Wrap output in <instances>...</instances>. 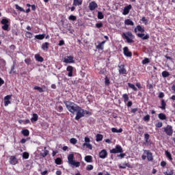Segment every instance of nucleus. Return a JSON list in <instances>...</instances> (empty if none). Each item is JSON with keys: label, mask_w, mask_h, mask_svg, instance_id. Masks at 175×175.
I'll return each mask as SVG.
<instances>
[{"label": "nucleus", "mask_w": 175, "mask_h": 175, "mask_svg": "<svg viewBox=\"0 0 175 175\" xmlns=\"http://www.w3.org/2000/svg\"><path fill=\"white\" fill-rule=\"evenodd\" d=\"M64 103L65 104L67 110L72 114H75L77 111V109L80 107L70 100H64Z\"/></svg>", "instance_id": "1"}, {"label": "nucleus", "mask_w": 175, "mask_h": 175, "mask_svg": "<svg viewBox=\"0 0 175 175\" xmlns=\"http://www.w3.org/2000/svg\"><path fill=\"white\" fill-rule=\"evenodd\" d=\"M122 39L126 40L127 43H134L135 36L132 33L131 31H127L126 33H122Z\"/></svg>", "instance_id": "2"}, {"label": "nucleus", "mask_w": 175, "mask_h": 175, "mask_svg": "<svg viewBox=\"0 0 175 175\" xmlns=\"http://www.w3.org/2000/svg\"><path fill=\"white\" fill-rule=\"evenodd\" d=\"M75 113H77L76 116L75 118V120H76V121H79V120H80V118H83V117H85L84 116V109L83 108H81V107H79L77 109Z\"/></svg>", "instance_id": "3"}, {"label": "nucleus", "mask_w": 175, "mask_h": 175, "mask_svg": "<svg viewBox=\"0 0 175 175\" xmlns=\"http://www.w3.org/2000/svg\"><path fill=\"white\" fill-rule=\"evenodd\" d=\"M110 154H121L124 152V150H122V147L120 145H116L115 148H113L109 150Z\"/></svg>", "instance_id": "4"}, {"label": "nucleus", "mask_w": 175, "mask_h": 175, "mask_svg": "<svg viewBox=\"0 0 175 175\" xmlns=\"http://www.w3.org/2000/svg\"><path fill=\"white\" fill-rule=\"evenodd\" d=\"M144 154H146V158L149 162L154 161V157H152V152L149 150H144Z\"/></svg>", "instance_id": "5"}, {"label": "nucleus", "mask_w": 175, "mask_h": 175, "mask_svg": "<svg viewBox=\"0 0 175 175\" xmlns=\"http://www.w3.org/2000/svg\"><path fill=\"white\" fill-rule=\"evenodd\" d=\"M164 132H165L167 136H172L173 135V127L170 125H167L164 128Z\"/></svg>", "instance_id": "6"}, {"label": "nucleus", "mask_w": 175, "mask_h": 175, "mask_svg": "<svg viewBox=\"0 0 175 175\" xmlns=\"http://www.w3.org/2000/svg\"><path fill=\"white\" fill-rule=\"evenodd\" d=\"M64 62H65V64H75L73 56L72 55L67 56L66 57L64 58Z\"/></svg>", "instance_id": "7"}, {"label": "nucleus", "mask_w": 175, "mask_h": 175, "mask_svg": "<svg viewBox=\"0 0 175 175\" xmlns=\"http://www.w3.org/2000/svg\"><path fill=\"white\" fill-rule=\"evenodd\" d=\"M88 8L91 12H93L95 9H98V3L95 1H92L90 3Z\"/></svg>", "instance_id": "8"}, {"label": "nucleus", "mask_w": 175, "mask_h": 175, "mask_svg": "<svg viewBox=\"0 0 175 175\" xmlns=\"http://www.w3.org/2000/svg\"><path fill=\"white\" fill-rule=\"evenodd\" d=\"M99 158L105 159L107 158V151L105 149L102 150L98 154Z\"/></svg>", "instance_id": "9"}, {"label": "nucleus", "mask_w": 175, "mask_h": 175, "mask_svg": "<svg viewBox=\"0 0 175 175\" xmlns=\"http://www.w3.org/2000/svg\"><path fill=\"white\" fill-rule=\"evenodd\" d=\"M123 54L126 57H132V52L129 51V49L128 48V46H124L123 48Z\"/></svg>", "instance_id": "10"}, {"label": "nucleus", "mask_w": 175, "mask_h": 175, "mask_svg": "<svg viewBox=\"0 0 175 175\" xmlns=\"http://www.w3.org/2000/svg\"><path fill=\"white\" fill-rule=\"evenodd\" d=\"M131 9H132V5L131 4L124 7L122 14H124V16H126V14H129V12L131 11Z\"/></svg>", "instance_id": "11"}, {"label": "nucleus", "mask_w": 175, "mask_h": 175, "mask_svg": "<svg viewBox=\"0 0 175 175\" xmlns=\"http://www.w3.org/2000/svg\"><path fill=\"white\" fill-rule=\"evenodd\" d=\"M137 36H138V38H140L143 40H147L148 39H150V35L148 34L145 35L143 33H137Z\"/></svg>", "instance_id": "12"}, {"label": "nucleus", "mask_w": 175, "mask_h": 175, "mask_svg": "<svg viewBox=\"0 0 175 175\" xmlns=\"http://www.w3.org/2000/svg\"><path fill=\"white\" fill-rule=\"evenodd\" d=\"M10 99H12V95H7L4 97V106H9L10 105Z\"/></svg>", "instance_id": "13"}, {"label": "nucleus", "mask_w": 175, "mask_h": 175, "mask_svg": "<svg viewBox=\"0 0 175 175\" xmlns=\"http://www.w3.org/2000/svg\"><path fill=\"white\" fill-rule=\"evenodd\" d=\"M10 163L11 165H17L18 160L16 158V156H11L10 158Z\"/></svg>", "instance_id": "14"}, {"label": "nucleus", "mask_w": 175, "mask_h": 175, "mask_svg": "<svg viewBox=\"0 0 175 175\" xmlns=\"http://www.w3.org/2000/svg\"><path fill=\"white\" fill-rule=\"evenodd\" d=\"M119 73L120 75H126V69H125V65L122 64L119 66Z\"/></svg>", "instance_id": "15"}, {"label": "nucleus", "mask_w": 175, "mask_h": 175, "mask_svg": "<svg viewBox=\"0 0 175 175\" xmlns=\"http://www.w3.org/2000/svg\"><path fill=\"white\" fill-rule=\"evenodd\" d=\"M66 70H67V72H68V77H73V66H68L66 68Z\"/></svg>", "instance_id": "16"}, {"label": "nucleus", "mask_w": 175, "mask_h": 175, "mask_svg": "<svg viewBox=\"0 0 175 175\" xmlns=\"http://www.w3.org/2000/svg\"><path fill=\"white\" fill-rule=\"evenodd\" d=\"M119 169H126V167H129L130 169H132V165H131L129 163H125L122 165L121 164L118 165Z\"/></svg>", "instance_id": "17"}, {"label": "nucleus", "mask_w": 175, "mask_h": 175, "mask_svg": "<svg viewBox=\"0 0 175 175\" xmlns=\"http://www.w3.org/2000/svg\"><path fill=\"white\" fill-rule=\"evenodd\" d=\"M135 32H137V31L139 32H142V33H144L145 32V29H144V27H142V26H140V25H138L134 29Z\"/></svg>", "instance_id": "18"}, {"label": "nucleus", "mask_w": 175, "mask_h": 175, "mask_svg": "<svg viewBox=\"0 0 175 175\" xmlns=\"http://www.w3.org/2000/svg\"><path fill=\"white\" fill-rule=\"evenodd\" d=\"M165 157L170 161V162H173V157H172V153L169 152V150H165Z\"/></svg>", "instance_id": "19"}, {"label": "nucleus", "mask_w": 175, "mask_h": 175, "mask_svg": "<svg viewBox=\"0 0 175 175\" xmlns=\"http://www.w3.org/2000/svg\"><path fill=\"white\" fill-rule=\"evenodd\" d=\"M105 43H106V41H103L100 42L97 46H96V48L97 49V50H103Z\"/></svg>", "instance_id": "20"}, {"label": "nucleus", "mask_w": 175, "mask_h": 175, "mask_svg": "<svg viewBox=\"0 0 175 175\" xmlns=\"http://www.w3.org/2000/svg\"><path fill=\"white\" fill-rule=\"evenodd\" d=\"M75 154H70L68 156V163L70 165L72 162L75 161Z\"/></svg>", "instance_id": "21"}, {"label": "nucleus", "mask_w": 175, "mask_h": 175, "mask_svg": "<svg viewBox=\"0 0 175 175\" xmlns=\"http://www.w3.org/2000/svg\"><path fill=\"white\" fill-rule=\"evenodd\" d=\"M49 46H50L49 42H44L42 44V50H43V51H47V50H49Z\"/></svg>", "instance_id": "22"}, {"label": "nucleus", "mask_w": 175, "mask_h": 175, "mask_svg": "<svg viewBox=\"0 0 175 175\" xmlns=\"http://www.w3.org/2000/svg\"><path fill=\"white\" fill-rule=\"evenodd\" d=\"M85 161L88 163H92V162H93V161H92V156H91V155L85 156Z\"/></svg>", "instance_id": "23"}, {"label": "nucleus", "mask_w": 175, "mask_h": 175, "mask_svg": "<svg viewBox=\"0 0 175 175\" xmlns=\"http://www.w3.org/2000/svg\"><path fill=\"white\" fill-rule=\"evenodd\" d=\"M35 58H36V60L38 61V62H43V61H44V59L42 56H40V55L39 54L35 55Z\"/></svg>", "instance_id": "24"}, {"label": "nucleus", "mask_w": 175, "mask_h": 175, "mask_svg": "<svg viewBox=\"0 0 175 175\" xmlns=\"http://www.w3.org/2000/svg\"><path fill=\"white\" fill-rule=\"evenodd\" d=\"M83 4V0H73L74 6H80Z\"/></svg>", "instance_id": "25"}, {"label": "nucleus", "mask_w": 175, "mask_h": 175, "mask_svg": "<svg viewBox=\"0 0 175 175\" xmlns=\"http://www.w3.org/2000/svg\"><path fill=\"white\" fill-rule=\"evenodd\" d=\"M39 118V116H38L37 113H33V117L31 118V122H36Z\"/></svg>", "instance_id": "26"}, {"label": "nucleus", "mask_w": 175, "mask_h": 175, "mask_svg": "<svg viewBox=\"0 0 175 175\" xmlns=\"http://www.w3.org/2000/svg\"><path fill=\"white\" fill-rule=\"evenodd\" d=\"M125 25H135V23L131 19H126L124 21Z\"/></svg>", "instance_id": "27"}, {"label": "nucleus", "mask_w": 175, "mask_h": 175, "mask_svg": "<svg viewBox=\"0 0 175 175\" xmlns=\"http://www.w3.org/2000/svg\"><path fill=\"white\" fill-rule=\"evenodd\" d=\"M46 36L44 34H38L35 36L36 39L38 40H43V38Z\"/></svg>", "instance_id": "28"}, {"label": "nucleus", "mask_w": 175, "mask_h": 175, "mask_svg": "<svg viewBox=\"0 0 175 175\" xmlns=\"http://www.w3.org/2000/svg\"><path fill=\"white\" fill-rule=\"evenodd\" d=\"M96 137V142H102L103 140V135L102 134H97Z\"/></svg>", "instance_id": "29"}, {"label": "nucleus", "mask_w": 175, "mask_h": 175, "mask_svg": "<svg viewBox=\"0 0 175 175\" xmlns=\"http://www.w3.org/2000/svg\"><path fill=\"white\" fill-rule=\"evenodd\" d=\"M21 133L23 135V136H29V130L23 129L22 130Z\"/></svg>", "instance_id": "30"}, {"label": "nucleus", "mask_w": 175, "mask_h": 175, "mask_svg": "<svg viewBox=\"0 0 175 175\" xmlns=\"http://www.w3.org/2000/svg\"><path fill=\"white\" fill-rule=\"evenodd\" d=\"M161 106L160 107V109L162 110H165L166 109V102L163 99L161 100Z\"/></svg>", "instance_id": "31"}, {"label": "nucleus", "mask_w": 175, "mask_h": 175, "mask_svg": "<svg viewBox=\"0 0 175 175\" xmlns=\"http://www.w3.org/2000/svg\"><path fill=\"white\" fill-rule=\"evenodd\" d=\"M97 17L98 20H103V18H105V15H103V13H102V12L98 11Z\"/></svg>", "instance_id": "32"}, {"label": "nucleus", "mask_w": 175, "mask_h": 175, "mask_svg": "<svg viewBox=\"0 0 175 175\" xmlns=\"http://www.w3.org/2000/svg\"><path fill=\"white\" fill-rule=\"evenodd\" d=\"M158 117H159V120H166V115L165 113H161L158 115Z\"/></svg>", "instance_id": "33"}, {"label": "nucleus", "mask_w": 175, "mask_h": 175, "mask_svg": "<svg viewBox=\"0 0 175 175\" xmlns=\"http://www.w3.org/2000/svg\"><path fill=\"white\" fill-rule=\"evenodd\" d=\"M122 98L124 99V103H126V102H128V100H129V96H128L127 94H124L122 95Z\"/></svg>", "instance_id": "34"}, {"label": "nucleus", "mask_w": 175, "mask_h": 175, "mask_svg": "<svg viewBox=\"0 0 175 175\" xmlns=\"http://www.w3.org/2000/svg\"><path fill=\"white\" fill-rule=\"evenodd\" d=\"M55 163H56V165H62V159L59 157L56 158L55 160Z\"/></svg>", "instance_id": "35"}, {"label": "nucleus", "mask_w": 175, "mask_h": 175, "mask_svg": "<svg viewBox=\"0 0 175 175\" xmlns=\"http://www.w3.org/2000/svg\"><path fill=\"white\" fill-rule=\"evenodd\" d=\"M163 77L166 78V77H169V76H170V73H169V72L165 70L163 71L161 73Z\"/></svg>", "instance_id": "36"}, {"label": "nucleus", "mask_w": 175, "mask_h": 175, "mask_svg": "<svg viewBox=\"0 0 175 175\" xmlns=\"http://www.w3.org/2000/svg\"><path fill=\"white\" fill-rule=\"evenodd\" d=\"M33 90L38 91V92L40 93L44 92V90H43V88L39 86H34Z\"/></svg>", "instance_id": "37"}, {"label": "nucleus", "mask_w": 175, "mask_h": 175, "mask_svg": "<svg viewBox=\"0 0 175 175\" xmlns=\"http://www.w3.org/2000/svg\"><path fill=\"white\" fill-rule=\"evenodd\" d=\"M46 147H44V151L43 153H40V156L42 157V158H46V156L49 154V150H45Z\"/></svg>", "instance_id": "38"}, {"label": "nucleus", "mask_w": 175, "mask_h": 175, "mask_svg": "<svg viewBox=\"0 0 175 175\" xmlns=\"http://www.w3.org/2000/svg\"><path fill=\"white\" fill-rule=\"evenodd\" d=\"M128 86L129 87V88L133 90V91H137V88L135 87V85H133V83H128Z\"/></svg>", "instance_id": "39"}, {"label": "nucleus", "mask_w": 175, "mask_h": 175, "mask_svg": "<svg viewBox=\"0 0 175 175\" xmlns=\"http://www.w3.org/2000/svg\"><path fill=\"white\" fill-rule=\"evenodd\" d=\"M15 8L17 10H19V12H23L24 13H25V10H24V8L20 7V5H18V4L15 5Z\"/></svg>", "instance_id": "40"}, {"label": "nucleus", "mask_w": 175, "mask_h": 175, "mask_svg": "<svg viewBox=\"0 0 175 175\" xmlns=\"http://www.w3.org/2000/svg\"><path fill=\"white\" fill-rule=\"evenodd\" d=\"M25 36L26 38H27L28 39H32L33 38V34L32 33L29 32V31H26L25 33Z\"/></svg>", "instance_id": "41"}, {"label": "nucleus", "mask_w": 175, "mask_h": 175, "mask_svg": "<svg viewBox=\"0 0 175 175\" xmlns=\"http://www.w3.org/2000/svg\"><path fill=\"white\" fill-rule=\"evenodd\" d=\"M105 85L107 86L110 85V79H109L107 76H106L105 78Z\"/></svg>", "instance_id": "42"}, {"label": "nucleus", "mask_w": 175, "mask_h": 175, "mask_svg": "<svg viewBox=\"0 0 175 175\" xmlns=\"http://www.w3.org/2000/svg\"><path fill=\"white\" fill-rule=\"evenodd\" d=\"M142 64L143 65H146L147 64H150V59L145 57L144 59L142 60Z\"/></svg>", "instance_id": "43"}, {"label": "nucleus", "mask_w": 175, "mask_h": 175, "mask_svg": "<svg viewBox=\"0 0 175 175\" xmlns=\"http://www.w3.org/2000/svg\"><path fill=\"white\" fill-rule=\"evenodd\" d=\"M1 28L3 29V31H10V29L9 28V24L3 25Z\"/></svg>", "instance_id": "44"}, {"label": "nucleus", "mask_w": 175, "mask_h": 175, "mask_svg": "<svg viewBox=\"0 0 175 175\" xmlns=\"http://www.w3.org/2000/svg\"><path fill=\"white\" fill-rule=\"evenodd\" d=\"M23 159H28V158H29V153L27 152H24L23 153Z\"/></svg>", "instance_id": "45"}, {"label": "nucleus", "mask_w": 175, "mask_h": 175, "mask_svg": "<svg viewBox=\"0 0 175 175\" xmlns=\"http://www.w3.org/2000/svg\"><path fill=\"white\" fill-rule=\"evenodd\" d=\"M68 20L70 21H76V20H77V17H76V16H74V15H70L68 17Z\"/></svg>", "instance_id": "46"}, {"label": "nucleus", "mask_w": 175, "mask_h": 175, "mask_svg": "<svg viewBox=\"0 0 175 175\" xmlns=\"http://www.w3.org/2000/svg\"><path fill=\"white\" fill-rule=\"evenodd\" d=\"M70 165L75 166V167H79L80 166V162L74 161Z\"/></svg>", "instance_id": "47"}, {"label": "nucleus", "mask_w": 175, "mask_h": 175, "mask_svg": "<svg viewBox=\"0 0 175 175\" xmlns=\"http://www.w3.org/2000/svg\"><path fill=\"white\" fill-rule=\"evenodd\" d=\"M83 147H87V148H89V150H92V145L89 143H84Z\"/></svg>", "instance_id": "48"}, {"label": "nucleus", "mask_w": 175, "mask_h": 175, "mask_svg": "<svg viewBox=\"0 0 175 175\" xmlns=\"http://www.w3.org/2000/svg\"><path fill=\"white\" fill-rule=\"evenodd\" d=\"M1 24H3V25L9 24V20H8V18H3L1 21Z\"/></svg>", "instance_id": "49"}, {"label": "nucleus", "mask_w": 175, "mask_h": 175, "mask_svg": "<svg viewBox=\"0 0 175 175\" xmlns=\"http://www.w3.org/2000/svg\"><path fill=\"white\" fill-rule=\"evenodd\" d=\"M144 139H145L146 143H148V140H149V139H150V134H148V133H145V134H144Z\"/></svg>", "instance_id": "50"}, {"label": "nucleus", "mask_w": 175, "mask_h": 175, "mask_svg": "<svg viewBox=\"0 0 175 175\" xmlns=\"http://www.w3.org/2000/svg\"><path fill=\"white\" fill-rule=\"evenodd\" d=\"M141 21L145 24V25H147L148 24V21L147 18H145V16H143L141 19Z\"/></svg>", "instance_id": "51"}, {"label": "nucleus", "mask_w": 175, "mask_h": 175, "mask_svg": "<svg viewBox=\"0 0 175 175\" xmlns=\"http://www.w3.org/2000/svg\"><path fill=\"white\" fill-rule=\"evenodd\" d=\"M70 143H71V144H77V139L76 138H71L70 139Z\"/></svg>", "instance_id": "52"}, {"label": "nucleus", "mask_w": 175, "mask_h": 175, "mask_svg": "<svg viewBox=\"0 0 175 175\" xmlns=\"http://www.w3.org/2000/svg\"><path fill=\"white\" fill-rule=\"evenodd\" d=\"M94 170V165H88L86 166V170L90 171V170Z\"/></svg>", "instance_id": "53"}, {"label": "nucleus", "mask_w": 175, "mask_h": 175, "mask_svg": "<svg viewBox=\"0 0 175 175\" xmlns=\"http://www.w3.org/2000/svg\"><path fill=\"white\" fill-rule=\"evenodd\" d=\"M156 128H162L163 126V124L162 122H159L155 124Z\"/></svg>", "instance_id": "54"}, {"label": "nucleus", "mask_w": 175, "mask_h": 175, "mask_svg": "<svg viewBox=\"0 0 175 175\" xmlns=\"http://www.w3.org/2000/svg\"><path fill=\"white\" fill-rule=\"evenodd\" d=\"M15 64H14L11 67V70L10 71V75H12V73H15L16 71H14Z\"/></svg>", "instance_id": "55"}, {"label": "nucleus", "mask_w": 175, "mask_h": 175, "mask_svg": "<svg viewBox=\"0 0 175 175\" xmlns=\"http://www.w3.org/2000/svg\"><path fill=\"white\" fill-rule=\"evenodd\" d=\"M96 28H102L103 27V23L102 22L96 23Z\"/></svg>", "instance_id": "56"}, {"label": "nucleus", "mask_w": 175, "mask_h": 175, "mask_svg": "<svg viewBox=\"0 0 175 175\" xmlns=\"http://www.w3.org/2000/svg\"><path fill=\"white\" fill-rule=\"evenodd\" d=\"M25 64H27V65H31V59L30 58L25 59Z\"/></svg>", "instance_id": "57"}, {"label": "nucleus", "mask_w": 175, "mask_h": 175, "mask_svg": "<svg viewBox=\"0 0 175 175\" xmlns=\"http://www.w3.org/2000/svg\"><path fill=\"white\" fill-rule=\"evenodd\" d=\"M125 155H126L125 153L122 152L121 154L118 155V157H120V158H121V159H122L123 158L125 157Z\"/></svg>", "instance_id": "58"}, {"label": "nucleus", "mask_w": 175, "mask_h": 175, "mask_svg": "<svg viewBox=\"0 0 175 175\" xmlns=\"http://www.w3.org/2000/svg\"><path fill=\"white\" fill-rule=\"evenodd\" d=\"M144 120L150 121V115H146L144 117Z\"/></svg>", "instance_id": "59"}, {"label": "nucleus", "mask_w": 175, "mask_h": 175, "mask_svg": "<svg viewBox=\"0 0 175 175\" xmlns=\"http://www.w3.org/2000/svg\"><path fill=\"white\" fill-rule=\"evenodd\" d=\"M57 111H59V113H62V111H64V107L62 105H59Z\"/></svg>", "instance_id": "60"}, {"label": "nucleus", "mask_w": 175, "mask_h": 175, "mask_svg": "<svg viewBox=\"0 0 175 175\" xmlns=\"http://www.w3.org/2000/svg\"><path fill=\"white\" fill-rule=\"evenodd\" d=\"M132 105H133V103L131 100L128 101L127 103H126L127 107H131L132 106Z\"/></svg>", "instance_id": "61"}, {"label": "nucleus", "mask_w": 175, "mask_h": 175, "mask_svg": "<svg viewBox=\"0 0 175 175\" xmlns=\"http://www.w3.org/2000/svg\"><path fill=\"white\" fill-rule=\"evenodd\" d=\"M65 44V41L64 40H62L59 42L58 46H64Z\"/></svg>", "instance_id": "62"}, {"label": "nucleus", "mask_w": 175, "mask_h": 175, "mask_svg": "<svg viewBox=\"0 0 175 175\" xmlns=\"http://www.w3.org/2000/svg\"><path fill=\"white\" fill-rule=\"evenodd\" d=\"M165 97V94L163 92H160L159 94V98H162Z\"/></svg>", "instance_id": "63"}, {"label": "nucleus", "mask_w": 175, "mask_h": 175, "mask_svg": "<svg viewBox=\"0 0 175 175\" xmlns=\"http://www.w3.org/2000/svg\"><path fill=\"white\" fill-rule=\"evenodd\" d=\"M161 166H162V167H165V166H166V161H162L161 162Z\"/></svg>", "instance_id": "64"}]
</instances>
